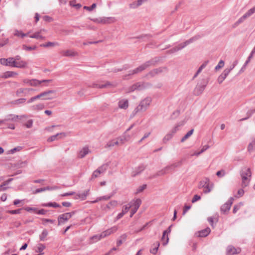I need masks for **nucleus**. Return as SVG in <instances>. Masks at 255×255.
Returning <instances> with one entry per match:
<instances>
[{
	"instance_id": "nucleus-1",
	"label": "nucleus",
	"mask_w": 255,
	"mask_h": 255,
	"mask_svg": "<svg viewBox=\"0 0 255 255\" xmlns=\"http://www.w3.org/2000/svg\"><path fill=\"white\" fill-rule=\"evenodd\" d=\"M151 102L150 98H146L142 100L139 105L134 109L132 115L134 116L137 113L145 111L149 107Z\"/></svg>"
},
{
	"instance_id": "nucleus-2",
	"label": "nucleus",
	"mask_w": 255,
	"mask_h": 255,
	"mask_svg": "<svg viewBox=\"0 0 255 255\" xmlns=\"http://www.w3.org/2000/svg\"><path fill=\"white\" fill-rule=\"evenodd\" d=\"M251 175L252 173L250 168L245 167L243 169L241 173L242 187H245L248 185Z\"/></svg>"
},
{
	"instance_id": "nucleus-3",
	"label": "nucleus",
	"mask_w": 255,
	"mask_h": 255,
	"mask_svg": "<svg viewBox=\"0 0 255 255\" xmlns=\"http://www.w3.org/2000/svg\"><path fill=\"white\" fill-rule=\"evenodd\" d=\"M27 63L25 61H16L13 57L9 58L8 66L18 68H24L27 67Z\"/></svg>"
},
{
	"instance_id": "nucleus-4",
	"label": "nucleus",
	"mask_w": 255,
	"mask_h": 255,
	"mask_svg": "<svg viewBox=\"0 0 255 255\" xmlns=\"http://www.w3.org/2000/svg\"><path fill=\"white\" fill-rule=\"evenodd\" d=\"M39 96L42 100H49L56 98L57 94L55 90H49L40 93Z\"/></svg>"
},
{
	"instance_id": "nucleus-5",
	"label": "nucleus",
	"mask_w": 255,
	"mask_h": 255,
	"mask_svg": "<svg viewBox=\"0 0 255 255\" xmlns=\"http://www.w3.org/2000/svg\"><path fill=\"white\" fill-rule=\"evenodd\" d=\"M198 38H199V36H195L186 40L184 42L179 44L178 46H177L174 47L173 48H172V49H171L170 50V52L174 53V52H177V51L182 49V48H184L185 47H186L189 44H190V43L193 42L194 41H195V40H196L197 39H198Z\"/></svg>"
},
{
	"instance_id": "nucleus-6",
	"label": "nucleus",
	"mask_w": 255,
	"mask_h": 255,
	"mask_svg": "<svg viewBox=\"0 0 255 255\" xmlns=\"http://www.w3.org/2000/svg\"><path fill=\"white\" fill-rule=\"evenodd\" d=\"M255 13V5L250 9L246 13H245L242 16H241L234 24V27H235L239 25L240 23L244 22L246 18L251 16Z\"/></svg>"
},
{
	"instance_id": "nucleus-7",
	"label": "nucleus",
	"mask_w": 255,
	"mask_h": 255,
	"mask_svg": "<svg viewBox=\"0 0 255 255\" xmlns=\"http://www.w3.org/2000/svg\"><path fill=\"white\" fill-rule=\"evenodd\" d=\"M148 83L138 82L130 86L127 90V93L133 92L135 90H141L148 87Z\"/></svg>"
},
{
	"instance_id": "nucleus-8",
	"label": "nucleus",
	"mask_w": 255,
	"mask_h": 255,
	"mask_svg": "<svg viewBox=\"0 0 255 255\" xmlns=\"http://www.w3.org/2000/svg\"><path fill=\"white\" fill-rule=\"evenodd\" d=\"M75 212L64 213L59 216L58 218V225L64 224L69 220L74 214Z\"/></svg>"
},
{
	"instance_id": "nucleus-9",
	"label": "nucleus",
	"mask_w": 255,
	"mask_h": 255,
	"mask_svg": "<svg viewBox=\"0 0 255 255\" xmlns=\"http://www.w3.org/2000/svg\"><path fill=\"white\" fill-rule=\"evenodd\" d=\"M47 32V30L45 29H41L35 32L33 34L30 35L29 37L31 38H35L38 40H44L46 36L45 33Z\"/></svg>"
},
{
	"instance_id": "nucleus-10",
	"label": "nucleus",
	"mask_w": 255,
	"mask_h": 255,
	"mask_svg": "<svg viewBox=\"0 0 255 255\" xmlns=\"http://www.w3.org/2000/svg\"><path fill=\"white\" fill-rule=\"evenodd\" d=\"M178 166L176 163H173L170 165L167 166L163 169L159 170L157 172V175L162 176L169 173L170 171L173 170L175 168Z\"/></svg>"
},
{
	"instance_id": "nucleus-11",
	"label": "nucleus",
	"mask_w": 255,
	"mask_h": 255,
	"mask_svg": "<svg viewBox=\"0 0 255 255\" xmlns=\"http://www.w3.org/2000/svg\"><path fill=\"white\" fill-rule=\"evenodd\" d=\"M203 182L204 183L202 185L203 187L205 189L204 192L205 193H208L210 192L214 187V184L213 183H210L209 179L207 178Z\"/></svg>"
},
{
	"instance_id": "nucleus-12",
	"label": "nucleus",
	"mask_w": 255,
	"mask_h": 255,
	"mask_svg": "<svg viewBox=\"0 0 255 255\" xmlns=\"http://www.w3.org/2000/svg\"><path fill=\"white\" fill-rule=\"evenodd\" d=\"M32 91H34L32 88H19L16 90L15 94L18 97L27 96L29 95V92Z\"/></svg>"
},
{
	"instance_id": "nucleus-13",
	"label": "nucleus",
	"mask_w": 255,
	"mask_h": 255,
	"mask_svg": "<svg viewBox=\"0 0 255 255\" xmlns=\"http://www.w3.org/2000/svg\"><path fill=\"white\" fill-rule=\"evenodd\" d=\"M150 65H151V62L150 61L146 62L145 63L139 66L138 67L134 69L133 70L130 71L129 73V75H133V74L140 72L142 71L145 69L147 67L149 66Z\"/></svg>"
},
{
	"instance_id": "nucleus-14",
	"label": "nucleus",
	"mask_w": 255,
	"mask_h": 255,
	"mask_svg": "<svg viewBox=\"0 0 255 255\" xmlns=\"http://www.w3.org/2000/svg\"><path fill=\"white\" fill-rule=\"evenodd\" d=\"M241 251L240 248H236L233 246H229L227 248L226 252L227 255H235L239 254Z\"/></svg>"
},
{
	"instance_id": "nucleus-15",
	"label": "nucleus",
	"mask_w": 255,
	"mask_h": 255,
	"mask_svg": "<svg viewBox=\"0 0 255 255\" xmlns=\"http://www.w3.org/2000/svg\"><path fill=\"white\" fill-rule=\"evenodd\" d=\"M118 230V227L117 226H114L106 231L102 232V237H103L104 238L109 236L112 234H114L116 233Z\"/></svg>"
},
{
	"instance_id": "nucleus-16",
	"label": "nucleus",
	"mask_w": 255,
	"mask_h": 255,
	"mask_svg": "<svg viewBox=\"0 0 255 255\" xmlns=\"http://www.w3.org/2000/svg\"><path fill=\"white\" fill-rule=\"evenodd\" d=\"M107 168V165H102L93 172L92 178H94L99 177L101 174L104 173L106 171Z\"/></svg>"
},
{
	"instance_id": "nucleus-17",
	"label": "nucleus",
	"mask_w": 255,
	"mask_h": 255,
	"mask_svg": "<svg viewBox=\"0 0 255 255\" xmlns=\"http://www.w3.org/2000/svg\"><path fill=\"white\" fill-rule=\"evenodd\" d=\"M67 136V134L65 132H60V133H58L55 135H52L51 136H50L48 139H47V141L48 142H52V141H53L55 140H58V139H62V138H64L65 137H66Z\"/></svg>"
},
{
	"instance_id": "nucleus-18",
	"label": "nucleus",
	"mask_w": 255,
	"mask_h": 255,
	"mask_svg": "<svg viewBox=\"0 0 255 255\" xmlns=\"http://www.w3.org/2000/svg\"><path fill=\"white\" fill-rule=\"evenodd\" d=\"M98 23L102 24H108L114 23L115 21L114 17H101L96 19Z\"/></svg>"
},
{
	"instance_id": "nucleus-19",
	"label": "nucleus",
	"mask_w": 255,
	"mask_h": 255,
	"mask_svg": "<svg viewBox=\"0 0 255 255\" xmlns=\"http://www.w3.org/2000/svg\"><path fill=\"white\" fill-rule=\"evenodd\" d=\"M90 152L91 151L89 149V147L85 146L79 151L78 157L80 158H83Z\"/></svg>"
},
{
	"instance_id": "nucleus-20",
	"label": "nucleus",
	"mask_w": 255,
	"mask_h": 255,
	"mask_svg": "<svg viewBox=\"0 0 255 255\" xmlns=\"http://www.w3.org/2000/svg\"><path fill=\"white\" fill-rule=\"evenodd\" d=\"M233 198H230L229 201L221 207V211L224 213H226V212L229 211L233 204Z\"/></svg>"
},
{
	"instance_id": "nucleus-21",
	"label": "nucleus",
	"mask_w": 255,
	"mask_h": 255,
	"mask_svg": "<svg viewBox=\"0 0 255 255\" xmlns=\"http://www.w3.org/2000/svg\"><path fill=\"white\" fill-rule=\"evenodd\" d=\"M51 81V80H38L35 79H32L31 86L39 87L42 83H48Z\"/></svg>"
},
{
	"instance_id": "nucleus-22",
	"label": "nucleus",
	"mask_w": 255,
	"mask_h": 255,
	"mask_svg": "<svg viewBox=\"0 0 255 255\" xmlns=\"http://www.w3.org/2000/svg\"><path fill=\"white\" fill-rule=\"evenodd\" d=\"M118 205V202L116 200H112L108 203L105 207H103V210L108 212L112 209L116 207Z\"/></svg>"
},
{
	"instance_id": "nucleus-23",
	"label": "nucleus",
	"mask_w": 255,
	"mask_h": 255,
	"mask_svg": "<svg viewBox=\"0 0 255 255\" xmlns=\"http://www.w3.org/2000/svg\"><path fill=\"white\" fill-rule=\"evenodd\" d=\"M132 207V205H126L123 207L122 211L118 214L116 217V220H118L122 218L128 212L129 209Z\"/></svg>"
},
{
	"instance_id": "nucleus-24",
	"label": "nucleus",
	"mask_w": 255,
	"mask_h": 255,
	"mask_svg": "<svg viewBox=\"0 0 255 255\" xmlns=\"http://www.w3.org/2000/svg\"><path fill=\"white\" fill-rule=\"evenodd\" d=\"M255 53V47L254 48V49L252 51L250 56H249L248 59L246 60V61L244 65H243V66L241 68V69L239 71V74H241V73H242L244 72V71L246 69L247 65L249 63V62H250L251 59L253 58V56H254Z\"/></svg>"
},
{
	"instance_id": "nucleus-25",
	"label": "nucleus",
	"mask_w": 255,
	"mask_h": 255,
	"mask_svg": "<svg viewBox=\"0 0 255 255\" xmlns=\"http://www.w3.org/2000/svg\"><path fill=\"white\" fill-rule=\"evenodd\" d=\"M61 53L63 56L67 57H73L78 55V53L73 50L62 51Z\"/></svg>"
},
{
	"instance_id": "nucleus-26",
	"label": "nucleus",
	"mask_w": 255,
	"mask_h": 255,
	"mask_svg": "<svg viewBox=\"0 0 255 255\" xmlns=\"http://www.w3.org/2000/svg\"><path fill=\"white\" fill-rule=\"evenodd\" d=\"M230 73V70L225 69L223 73L218 77V82L219 84L222 83Z\"/></svg>"
},
{
	"instance_id": "nucleus-27",
	"label": "nucleus",
	"mask_w": 255,
	"mask_h": 255,
	"mask_svg": "<svg viewBox=\"0 0 255 255\" xmlns=\"http://www.w3.org/2000/svg\"><path fill=\"white\" fill-rule=\"evenodd\" d=\"M114 146H120L119 140L117 138L109 141L105 145V148H111Z\"/></svg>"
},
{
	"instance_id": "nucleus-28",
	"label": "nucleus",
	"mask_w": 255,
	"mask_h": 255,
	"mask_svg": "<svg viewBox=\"0 0 255 255\" xmlns=\"http://www.w3.org/2000/svg\"><path fill=\"white\" fill-rule=\"evenodd\" d=\"M118 106L120 109H126L128 106V102L127 99L121 100L118 103Z\"/></svg>"
},
{
	"instance_id": "nucleus-29",
	"label": "nucleus",
	"mask_w": 255,
	"mask_h": 255,
	"mask_svg": "<svg viewBox=\"0 0 255 255\" xmlns=\"http://www.w3.org/2000/svg\"><path fill=\"white\" fill-rule=\"evenodd\" d=\"M141 203V201L139 199H136L135 200H133L131 201L129 204L128 205H132L131 207H133V208L138 210L140 204Z\"/></svg>"
},
{
	"instance_id": "nucleus-30",
	"label": "nucleus",
	"mask_w": 255,
	"mask_h": 255,
	"mask_svg": "<svg viewBox=\"0 0 255 255\" xmlns=\"http://www.w3.org/2000/svg\"><path fill=\"white\" fill-rule=\"evenodd\" d=\"M210 232V229L209 228H207L204 230L199 231L197 233V236L200 237H205L209 234Z\"/></svg>"
},
{
	"instance_id": "nucleus-31",
	"label": "nucleus",
	"mask_w": 255,
	"mask_h": 255,
	"mask_svg": "<svg viewBox=\"0 0 255 255\" xmlns=\"http://www.w3.org/2000/svg\"><path fill=\"white\" fill-rule=\"evenodd\" d=\"M89 194V190H86L82 193L77 194L76 195V199H81L82 200H85L87 196Z\"/></svg>"
},
{
	"instance_id": "nucleus-32",
	"label": "nucleus",
	"mask_w": 255,
	"mask_h": 255,
	"mask_svg": "<svg viewBox=\"0 0 255 255\" xmlns=\"http://www.w3.org/2000/svg\"><path fill=\"white\" fill-rule=\"evenodd\" d=\"M44 105L42 103H38L31 106L30 108L33 111H39L43 109Z\"/></svg>"
},
{
	"instance_id": "nucleus-33",
	"label": "nucleus",
	"mask_w": 255,
	"mask_h": 255,
	"mask_svg": "<svg viewBox=\"0 0 255 255\" xmlns=\"http://www.w3.org/2000/svg\"><path fill=\"white\" fill-rule=\"evenodd\" d=\"M17 73L12 71H6L4 72L2 75L1 76V78L6 79L10 77H14L17 75Z\"/></svg>"
},
{
	"instance_id": "nucleus-34",
	"label": "nucleus",
	"mask_w": 255,
	"mask_h": 255,
	"mask_svg": "<svg viewBox=\"0 0 255 255\" xmlns=\"http://www.w3.org/2000/svg\"><path fill=\"white\" fill-rule=\"evenodd\" d=\"M134 125H132L130 126V127H129L127 130L124 133V134L122 135V136L123 137H124V138H125V139H126V140L127 141H128L131 138V136L130 134H129L128 132V131H129L133 127Z\"/></svg>"
},
{
	"instance_id": "nucleus-35",
	"label": "nucleus",
	"mask_w": 255,
	"mask_h": 255,
	"mask_svg": "<svg viewBox=\"0 0 255 255\" xmlns=\"http://www.w3.org/2000/svg\"><path fill=\"white\" fill-rule=\"evenodd\" d=\"M166 231H164L161 239V241L162 242V244L163 246L166 245L168 244L169 241V238L168 236H166Z\"/></svg>"
},
{
	"instance_id": "nucleus-36",
	"label": "nucleus",
	"mask_w": 255,
	"mask_h": 255,
	"mask_svg": "<svg viewBox=\"0 0 255 255\" xmlns=\"http://www.w3.org/2000/svg\"><path fill=\"white\" fill-rule=\"evenodd\" d=\"M58 43L57 42H48L46 43H43L40 44L41 47H53L55 46L58 45Z\"/></svg>"
},
{
	"instance_id": "nucleus-37",
	"label": "nucleus",
	"mask_w": 255,
	"mask_h": 255,
	"mask_svg": "<svg viewBox=\"0 0 255 255\" xmlns=\"http://www.w3.org/2000/svg\"><path fill=\"white\" fill-rule=\"evenodd\" d=\"M45 246L43 244H38L37 247V249L36 252L37 253H39V255H43V251L45 249Z\"/></svg>"
},
{
	"instance_id": "nucleus-38",
	"label": "nucleus",
	"mask_w": 255,
	"mask_h": 255,
	"mask_svg": "<svg viewBox=\"0 0 255 255\" xmlns=\"http://www.w3.org/2000/svg\"><path fill=\"white\" fill-rule=\"evenodd\" d=\"M112 84L110 82H106V83L105 84H94L93 86V87H96V88H106V87H109L110 86H112Z\"/></svg>"
},
{
	"instance_id": "nucleus-39",
	"label": "nucleus",
	"mask_w": 255,
	"mask_h": 255,
	"mask_svg": "<svg viewBox=\"0 0 255 255\" xmlns=\"http://www.w3.org/2000/svg\"><path fill=\"white\" fill-rule=\"evenodd\" d=\"M12 180V179L11 178L5 181L3 184L0 185V192L6 190L8 188L7 187H6V186Z\"/></svg>"
},
{
	"instance_id": "nucleus-40",
	"label": "nucleus",
	"mask_w": 255,
	"mask_h": 255,
	"mask_svg": "<svg viewBox=\"0 0 255 255\" xmlns=\"http://www.w3.org/2000/svg\"><path fill=\"white\" fill-rule=\"evenodd\" d=\"M163 69H164V68H161L154 69L153 70L151 71L149 73V74L151 76H154L155 75L162 72L163 71Z\"/></svg>"
},
{
	"instance_id": "nucleus-41",
	"label": "nucleus",
	"mask_w": 255,
	"mask_h": 255,
	"mask_svg": "<svg viewBox=\"0 0 255 255\" xmlns=\"http://www.w3.org/2000/svg\"><path fill=\"white\" fill-rule=\"evenodd\" d=\"M48 235V232L46 230H43L42 233L39 236V239L41 241L45 240L47 236Z\"/></svg>"
},
{
	"instance_id": "nucleus-42",
	"label": "nucleus",
	"mask_w": 255,
	"mask_h": 255,
	"mask_svg": "<svg viewBox=\"0 0 255 255\" xmlns=\"http://www.w3.org/2000/svg\"><path fill=\"white\" fill-rule=\"evenodd\" d=\"M194 131V129H192L190 130H189L181 139V141L184 142L185 140H186L187 138H188L191 135L193 134Z\"/></svg>"
},
{
	"instance_id": "nucleus-43",
	"label": "nucleus",
	"mask_w": 255,
	"mask_h": 255,
	"mask_svg": "<svg viewBox=\"0 0 255 255\" xmlns=\"http://www.w3.org/2000/svg\"><path fill=\"white\" fill-rule=\"evenodd\" d=\"M103 238H104L102 237V233H101L100 234L93 236L92 237H91V239L93 241V242H96Z\"/></svg>"
},
{
	"instance_id": "nucleus-44",
	"label": "nucleus",
	"mask_w": 255,
	"mask_h": 255,
	"mask_svg": "<svg viewBox=\"0 0 255 255\" xmlns=\"http://www.w3.org/2000/svg\"><path fill=\"white\" fill-rule=\"evenodd\" d=\"M36 48H37V46L35 45L33 46H27L26 45H22V49L23 50H24L25 51H27L34 50L36 49Z\"/></svg>"
},
{
	"instance_id": "nucleus-45",
	"label": "nucleus",
	"mask_w": 255,
	"mask_h": 255,
	"mask_svg": "<svg viewBox=\"0 0 255 255\" xmlns=\"http://www.w3.org/2000/svg\"><path fill=\"white\" fill-rule=\"evenodd\" d=\"M13 34L15 36L21 37L22 38L27 35V34L23 33L21 31H19L17 29L14 30Z\"/></svg>"
},
{
	"instance_id": "nucleus-46",
	"label": "nucleus",
	"mask_w": 255,
	"mask_h": 255,
	"mask_svg": "<svg viewBox=\"0 0 255 255\" xmlns=\"http://www.w3.org/2000/svg\"><path fill=\"white\" fill-rule=\"evenodd\" d=\"M255 150V140H253L248 146V150L253 152Z\"/></svg>"
},
{
	"instance_id": "nucleus-47",
	"label": "nucleus",
	"mask_w": 255,
	"mask_h": 255,
	"mask_svg": "<svg viewBox=\"0 0 255 255\" xmlns=\"http://www.w3.org/2000/svg\"><path fill=\"white\" fill-rule=\"evenodd\" d=\"M183 125V124H178V125H177L176 126H175L170 131V132L173 134L174 135L179 129V127L181 126H182Z\"/></svg>"
},
{
	"instance_id": "nucleus-48",
	"label": "nucleus",
	"mask_w": 255,
	"mask_h": 255,
	"mask_svg": "<svg viewBox=\"0 0 255 255\" xmlns=\"http://www.w3.org/2000/svg\"><path fill=\"white\" fill-rule=\"evenodd\" d=\"M173 135L169 131L164 137L163 141L164 143L167 142L168 140L171 139L173 137Z\"/></svg>"
},
{
	"instance_id": "nucleus-49",
	"label": "nucleus",
	"mask_w": 255,
	"mask_h": 255,
	"mask_svg": "<svg viewBox=\"0 0 255 255\" xmlns=\"http://www.w3.org/2000/svg\"><path fill=\"white\" fill-rule=\"evenodd\" d=\"M21 149H22V147L21 146H17L16 147H14V148L9 150L8 151V154H13L15 152L20 151Z\"/></svg>"
},
{
	"instance_id": "nucleus-50",
	"label": "nucleus",
	"mask_w": 255,
	"mask_h": 255,
	"mask_svg": "<svg viewBox=\"0 0 255 255\" xmlns=\"http://www.w3.org/2000/svg\"><path fill=\"white\" fill-rule=\"evenodd\" d=\"M9 58L0 59V63L1 65L8 66Z\"/></svg>"
},
{
	"instance_id": "nucleus-51",
	"label": "nucleus",
	"mask_w": 255,
	"mask_h": 255,
	"mask_svg": "<svg viewBox=\"0 0 255 255\" xmlns=\"http://www.w3.org/2000/svg\"><path fill=\"white\" fill-rule=\"evenodd\" d=\"M22 209H19L17 210H8L6 211V212L7 213H9L11 214H19L21 213V211Z\"/></svg>"
},
{
	"instance_id": "nucleus-52",
	"label": "nucleus",
	"mask_w": 255,
	"mask_h": 255,
	"mask_svg": "<svg viewBox=\"0 0 255 255\" xmlns=\"http://www.w3.org/2000/svg\"><path fill=\"white\" fill-rule=\"evenodd\" d=\"M118 140H119V143L120 145H122L124 144L127 141L126 140V139L124 138L123 136H120L118 138H117Z\"/></svg>"
},
{
	"instance_id": "nucleus-53",
	"label": "nucleus",
	"mask_w": 255,
	"mask_h": 255,
	"mask_svg": "<svg viewBox=\"0 0 255 255\" xmlns=\"http://www.w3.org/2000/svg\"><path fill=\"white\" fill-rule=\"evenodd\" d=\"M244 204L242 202L239 203L238 204L236 205L233 209V213H236L238 210L242 206H243Z\"/></svg>"
},
{
	"instance_id": "nucleus-54",
	"label": "nucleus",
	"mask_w": 255,
	"mask_h": 255,
	"mask_svg": "<svg viewBox=\"0 0 255 255\" xmlns=\"http://www.w3.org/2000/svg\"><path fill=\"white\" fill-rule=\"evenodd\" d=\"M43 206H48V207H54V208H58L60 207V205L55 202L49 203L46 204H44Z\"/></svg>"
},
{
	"instance_id": "nucleus-55",
	"label": "nucleus",
	"mask_w": 255,
	"mask_h": 255,
	"mask_svg": "<svg viewBox=\"0 0 255 255\" xmlns=\"http://www.w3.org/2000/svg\"><path fill=\"white\" fill-rule=\"evenodd\" d=\"M113 195L114 194H112L111 195H106V196H102V197H99L98 200H100V201L108 200L110 199L113 196Z\"/></svg>"
},
{
	"instance_id": "nucleus-56",
	"label": "nucleus",
	"mask_w": 255,
	"mask_h": 255,
	"mask_svg": "<svg viewBox=\"0 0 255 255\" xmlns=\"http://www.w3.org/2000/svg\"><path fill=\"white\" fill-rule=\"evenodd\" d=\"M224 61L223 60H220L218 64L215 67V70H218L224 66Z\"/></svg>"
},
{
	"instance_id": "nucleus-57",
	"label": "nucleus",
	"mask_w": 255,
	"mask_h": 255,
	"mask_svg": "<svg viewBox=\"0 0 255 255\" xmlns=\"http://www.w3.org/2000/svg\"><path fill=\"white\" fill-rule=\"evenodd\" d=\"M244 194V190L242 189H240L238 190L237 194L235 195V197L237 198L242 197Z\"/></svg>"
},
{
	"instance_id": "nucleus-58",
	"label": "nucleus",
	"mask_w": 255,
	"mask_h": 255,
	"mask_svg": "<svg viewBox=\"0 0 255 255\" xmlns=\"http://www.w3.org/2000/svg\"><path fill=\"white\" fill-rule=\"evenodd\" d=\"M40 98H39V94L35 96H34V97H32L31 98H30L28 101H27V103L28 104H30V103H31L32 102H33L34 101H35V100H38V99H39Z\"/></svg>"
},
{
	"instance_id": "nucleus-59",
	"label": "nucleus",
	"mask_w": 255,
	"mask_h": 255,
	"mask_svg": "<svg viewBox=\"0 0 255 255\" xmlns=\"http://www.w3.org/2000/svg\"><path fill=\"white\" fill-rule=\"evenodd\" d=\"M26 99L25 98H21L17 99L14 101L15 104H23L25 102Z\"/></svg>"
},
{
	"instance_id": "nucleus-60",
	"label": "nucleus",
	"mask_w": 255,
	"mask_h": 255,
	"mask_svg": "<svg viewBox=\"0 0 255 255\" xmlns=\"http://www.w3.org/2000/svg\"><path fill=\"white\" fill-rule=\"evenodd\" d=\"M159 246V243H157V245L155 247V248L150 250V253L153 254H155L157 252Z\"/></svg>"
},
{
	"instance_id": "nucleus-61",
	"label": "nucleus",
	"mask_w": 255,
	"mask_h": 255,
	"mask_svg": "<svg viewBox=\"0 0 255 255\" xmlns=\"http://www.w3.org/2000/svg\"><path fill=\"white\" fill-rule=\"evenodd\" d=\"M201 154V153L200 151H193L192 150L190 152V156L191 157L195 156H198Z\"/></svg>"
},
{
	"instance_id": "nucleus-62",
	"label": "nucleus",
	"mask_w": 255,
	"mask_h": 255,
	"mask_svg": "<svg viewBox=\"0 0 255 255\" xmlns=\"http://www.w3.org/2000/svg\"><path fill=\"white\" fill-rule=\"evenodd\" d=\"M144 168L143 166H139L138 168L137 169V170L135 171L134 173H133V175L135 176L139 174L140 172L143 171L144 170Z\"/></svg>"
},
{
	"instance_id": "nucleus-63",
	"label": "nucleus",
	"mask_w": 255,
	"mask_h": 255,
	"mask_svg": "<svg viewBox=\"0 0 255 255\" xmlns=\"http://www.w3.org/2000/svg\"><path fill=\"white\" fill-rule=\"evenodd\" d=\"M96 7V4L93 3L92 4V5L91 6H84V8L86 10H88L89 11H91L93 9H94Z\"/></svg>"
},
{
	"instance_id": "nucleus-64",
	"label": "nucleus",
	"mask_w": 255,
	"mask_h": 255,
	"mask_svg": "<svg viewBox=\"0 0 255 255\" xmlns=\"http://www.w3.org/2000/svg\"><path fill=\"white\" fill-rule=\"evenodd\" d=\"M32 79H24L22 82L24 85H29L31 86Z\"/></svg>"
}]
</instances>
